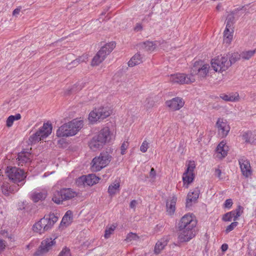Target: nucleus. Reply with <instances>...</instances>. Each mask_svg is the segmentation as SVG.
<instances>
[{
  "label": "nucleus",
  "instance_id": "obj_21",
  "mask_svg": "<svg viewBox=\"0 0 256 256\" xmlns=\"http://www.w3.org/2000/svg\"><path fill=\"white\" fill-rule=\"evenodd\" d=\"M20 187L16 184L10 185L8 183L4 182L2 186V192L5 196H8L10 194L17 192Z\"/></svg>",
  "mask_w": 256,
  "mask_h": 256
},
{
  "label": "nucleus",
  "instance_id": "obj_45",
  "mask_svg": "<svg viewBox=\"0 0 256 256\" xmlns=\"http://www.w3.org/2000/svg\"><path fill=\"white\" fill-rule=\"evenodd\" d=\"M195 167L196 166L194 162H190L187 168L184 172L185 174H186L187 173H190L191 174H194L193 172Z\"/></svg>",
  "mask_w": 256,
  "mask_h": 256
},
{
  "label": "nucleus",
  "instance_id": "obj_6",
  "mask_svg": "<svg viewBox=\"0 0 256 256\" xmlns=\"http://www.w3.org/2000/svg\"><path fill=\"white\" fill-rule=\"evenodd\" d=\"M112 110L108 106H100L96 108L89 114L88 120L92 124H94L98 121L100 122L109 116Z\"/></svg>",
  "mask_w": 256,
  "mask_h": 256
},
{
  "label": "nucleus",
  "instance_id": "obj_18",
  "mask_svg": "<svg viewBox=\"0 0 256 256\" xmlns=\"http://www.w3.org/2000/svg\"><path fill=\"white\" fill-rule=\"evenodd\" d=\"M216 126L218 128V134L222 137L226 136L230 130L229 126L225 122H223L222 120L218 118Z\"/></svg>",
  "mask_w": 256,
  "mask_h": 256
},
{
  "label": "nucleus",
  "instance_id": "obj_32",
  "mask_svg": "<svg viewBox=\"0 0 256 256\" xmlns=\"http://www.w3.org/2000/svg\"><path fill=\"white\" fill-rule=\"evenodd\" d=\"M256 52V50L242 52L240 54L241 58L244 60H248Z\"/></svg>",
  "mask_w": 256,
  "mask_h": 256
},
{
  "label": "nucleus",
  "instance_id": "obj_25",
  "mask_svg": "<svg viewBox=\"0 0 256 256\" xmlns=\"http://www.w3.org/2000/svg\"><path fill=\"white\" fill-rule=\"evenodd\" d=\"M226 56L228 57V60L230 66L241 58L240 54L238 52H234L233 53L228 52L226 54Z\"/></svg>",
  "mask_w": 256,
  "mask_h": 256
},
{
  "label": "nucleus",
  "instance_id": "obj_64",
  "mask_svg": "<svg viewBox=\"0 0 256 256\" xmlns=\"http://www.w3.org/2000/svg\"><path fill=\"white\" fill-rule=\"evenodd\" d=\"M78 60H76V59L72 60L71 62V64L73 66H76L78 64Z\"/></svg>",
  "mask_w": 256,
  "mask_h": 256
},
{
  "label": "nucleus",
  "instance_id": "obj_62",
  "mask_svg": "<svg viewBox=\"0 0 256 256\" xmlns=\"http://www.w3.org/2000/svg\"><path fill=\"white\" fill-rule=\"evenodd\" d=\"M134 30L136 31L140 30H142V26L140 24H138L135 27Z\"/></svg>",
  "mask_w": 256,
  "mask_h": 256
},
{
  "label": "nucleus",
  "instance_id": "obj_57",
  "mask_svg": "<svg viewBox=\"0 0 256 256\" xmlns=\"http://www.w3.org/2000/svg\"><path fill=\"white\" fill-rule=\"evenodd\" d=\"M137 204V202L136 200H132L130 202V206L132 208H134L136 207Z\"/></svg>",
  "mask_w": 256,
  "mask_h": 256
},
{
  "label": "nucleus",
  "instance_id": "obj_61",
  "mask_svg": "<svg viewBox=\"0 0 256 256\" xmlns=\"http://www.w3.org/2000/svg\"><path fill=\"white\" fill-rule=\"evenodd\" d=\"M221 170L220 169H216L215 170V174L218 178H220L221 175Z\"/></svg>",
  "mask_w": 256,
  "mask_h": 256
},
{
  "label": "nucleus",
  "instance_id": "obj_39",
  "mask_svg": "<svg viewBox=\"0 0 256 256\" xmlns=\"http://www.w3.org/2000/svg\"><path fill=\"white\" fill-rule=\"evenodd\" d=\"M232 211L234 212V215H235L234 218V220L236 221L238 220V218L240 217L242 214L243 212L244 208L242 206L238 205L236 210Z\"/></svg>",
  "mask_w": 256,
  "mask_h": 256
},
{
  "label": "nucleus",
  "instance_id": "obj_58",
  "mask_svg": "<svg viewBox=\"0 0 256 256\" xmlns=\"http://www.w3.org/2000/svg\"><path fill=\"white\" fill-rule=\"evenodd\" d=\"M14 120H18L21 118V115L20 114H17L15 116L11 115Z\"/></svg>",
  "mask_w": 256,
  "mask_h": 256
},
{
  "label": "nucleus",
  "instance_id": "obj_41",
  "mask_svg": "<svg viewBox=\"0 0 256 256\" xmlns=\"http://www.w3.org/2000/svg\"><path fill=\"white\" fill-rule=\"evenodd\" d=\"M234 212L231 211L223 215L222 220L224 222H230L232 218H234Z\"/></svg>",
  "mask_w": 256,
  "mask_h": 256
},
{
  "label": "nucleus",
  "instance_id": "obj_40",
  "mask_svg": "<svg viewBox=\"0 0 256 256\" xmlns=\"http://www.w3.org/2000/svg\"><path fill=\"white\" fill-rule=\"evenodd\" d=\"M86 176H82L78 178L76 180V183L78 186H87L86 184Z\"/></svg>",
  "mask_w": 256,
  "mask_h": 256
},
{
  "label": "nucleus",
  "instance_id": "obj_43",
  "mask_svg": "<svg viewBox=\"0 0 256 256\" xmlns=\"http://www.w3.org/2000/svg\"><path fill=\"white\" fill-rule=\"evenodd\" d=\"M139 239V236L135 233L130 232L128 234L126 240L127 242H130L132 240H138Z\"/></svg>",
  "mask_w": 256,
  "mask_h": 256
},
{
  "label": "nucleus",
  "instance_id": "obj_59",
  "mask_svg": "<svg viewBox=\"0 0 256 256\" xmlns=\"http://www.w3.org/2000/svg\"><path fill=\"white\" fill-rule=\"evenodd\" d=\"M20 8H18L16 9H14L12 12L13 16H15L16 14H18L20 13Z\"/></svg>",
  "mask_w": 256,
  "mask_h": 256
},
{
  "label": "nucleus",
  "instance_id": "obj_27",
  "mask_svg": "<svg viewBox=\"0 0 256 256\" xmlns=\"http://www.w3.org/2000/svg\"><path fill=\"white\" fill-rule=\"evenodd\" d=\"M228 146H226V143L222 141L218 146L216 148V152L220 154L223 158L227 155Z\"/></svg>",
  "mask_w": 256,
  "mask_h": 256
},
{
  "label": "nucleus",
  "instance_id": "obj_48",
  "mask_svg": "<svg viewBox=\"0 0 256 256\" xmlns=\"http://www.w3.org/2000/svg\"><path fill=\"white\" fill-rule=\"evenodd\" d=\"M234 23L232 22H230L229 21H226V28L225 30L226 32H229L230 30H231V32H234Z\"/></svg>",
  "mask_w": 256,
  "mask_h": 256
},
{
  "label": "nucleus",
  "instance_id": "obj_37",
  "mask_svg": "<svg viewBox=\"0 0 256 256\" xmlns=\"http://www.w3.org/2000/svg\"><path fill=\"white\" fill-rule=\"evenodd\" d=\"M83 86L82 84H76L72 86V87L66 91V93L67 94H70L74 92H76L82 89Z\"/></svg>",
  "mask_w": 256,
  "mask_h": 256
},
{
  "label": "nucleus",
  "instance_id": "obj_34",
  "mask_svg": "<svg viewBox=\"0 0 256 256\" xmlns=\"http://www.w3.org/2000/svg\"><path fill=\"white\" fill-rule=\"evenodd\" d=\"M120 184L119 182L114 183L108 186V192L110 196H113L116 194V190H118Z\"/></svg>",
  "mask_w": 256,
  "mask_h": 256
},
{
  "label": "nucleus",
  "instance_id": "obj_63",
  "mask_svg": "<svg viewBox=\"0 0 256 256\" xmlns=\"http://www.w3.org/2000/svg\"><path fill=\"white\" fill-rule=\"evenodd\" d=\"M18 210H22L25 208L24 203L19 204L18 206Z\"/></svg>",
  "mask_w": 256,
  "mask_h": 256
},
{
  "label": "nucleus",
  "instance_id": "obj_49",
  "mask_svg": "<svg viewBox=\"0 0 256 256\" xmlns=\"http://www.w3.org/2000/svg\"><path fill=\"white\" fill-rule=\"evenodd\" d=\"M236 14V10H234L230 14H229L226 19V21H229L235 22L234 15Z\"/></svg>",
  "mask_w": 256,
  "mask_h": 256
},
{
  "label": "nucleus",
  "instance_id": "obj_28",
  "mask_svg": "<svg viewBox=\"0 0 256 256\" xmlns=\"http://www.w3.org/2000/svg\"><path fill=\"white\" fill-rule=\"evenodd\" d=\"M86 184L87 186H93L98 182L100 178L94 174H90L86 176Z\"/></svg>",
  "mask_w": 256,
  "mask_h": 256
},
{
  "label": "nucleus",
  "instance_id": "obj_38",
  "mask_svg": "<svg viewBox=\"0 0 256 256\" xmlns=\"http://www.w3.org/2000/svg\"><path fill=\"white\" fill-rule=\"evenodd\" d=\"M155 104L154 98L149 97L146 98L145 101V106L147 110L152 108Z\"/></svg>",
  "mask_w": 256,
  "mask_h": 256
},
{
  "label": "nucleus",
  "instance_id": "obj_31",
  "mask_svg": "<svg viewBox=\"0 0 256 256\" xmlns=\"http://www.w3.org/2000/svg\"><path fill=\"white\" fill-rule=\"evenodd\" d=\"M142 46L147 51H152L156 48V44L151 41H146L142 44Z\"/></svg>",
  "mask_w": 256,
  "mask_h": 256
},
{
  "label": "nucleus",
  "instance_id": "obj_51",
  "mask_svg": "<svg viewBox=\"0 0 256 256\" xmlns=\"http://www.w3.org/2000/svg\"><path fill=\"white\" fill-rule=\"evenodd\" d=\"M232 204L233 202L232 199H227L224 204V207L225 208H231Z\"/></svg>",
  "mask_w": 256,
  "mask_h": 256
},
{
  "label": "nucleus",
  "instance_id": "obj_3",
  "mask_svg": "<svg viewBox=\"0 0 256 256\" xmlns=\"http://www.w3.org/2000/svg\"><path fill=\"white\" fill-rule=\"evenodd\" d=\"M58 217L54 213H50L48 216H45L32 226L34 232L40 234H44L52 228L54 224L58 221Z\"/></svg>",
  "mask_w": 256,
  "mask_h": 256
},
{
  "label": "nucleus",
  "instance_id": "obj_55",
  "mask_svg": "<svg viewBox=\"0 0 256 256\" xmlns=\"http://www.w3.org/2000/svg\"><path fill=\"white\" fill-rule=\"evenodd\" d=\"M228 249V245L226 244H224L221 246V250L222 252H224Z\"/></svg>",
  "mask_w": 256,
  "mask_h": 256
},
{
  "label": "nucleus",
  "instance_id": "obj_53",
  "mask_svg": "<svg viewBox=\"0 0 256 256\" xmlns=\"http://www.w3.org/2000/svg\"><path fill=\"white\" fill-rule=\"evenodd\" d=\"M14 122V120L12 119V116H9L6 120V126L8 127L12 126Z\"/></svg>",
  "mask_w": 256,
  "mask_h": 256
},
{
  "label": "nucleus",
  "instance_id": "obj_12",
  "mask_svg": "<svg viewBox=\"0 0 256 256\" xmlns=\"http://www.w3.org/2000/svg\"><path fill=\"white\" fill-rule=\"evenodd\" d=\"M56 237L52 239V238H47L43 240L38 250L34 254L33 256H42L44 254L47 253L52 248V246L56 244L55 239Z\"/></svg>",
  "mask_w": 256,
  "mask_h": 256
},
{
  "label": "nucleus",
  "instance_id": "obj_42",
  "mask_svg": "<svg viewBox=\"0 0 256 256\" xmlns=\"http://www.w3.org/2000/svg\"><path fill=\"white\" fill-rule=\"evenodd\" d=\"M104 59L102 58L98 53L93 58L92 62V66H97L101 63Z\"/></svg>",
  "mask_w": 256,
  "mask_h": 256
},
{
  "label": "nucleus",
  "instance_id": "obj_50",
  "mask_svg": "<svg viewBox=\"0 0 256 256\" xmlns=\"http://www.w3.org/2000/svg\"><path fill=\"white\" fill-rule=\"evenodd\" d=\"M128 146V142L127 141L124 142L122 144L121 147H120V150H121L120 154L122 155H124V154H125L126 150L127 149Z\"/></svg>",
  "mask_w": 256,
  "mask_h": 256
},
{
  "label": "nucleus",
  "instance_id": "obj_29",
  "mask_svg": "<svg viewBox=\"0 0 256 256\" xmlns=\"http://www.w3.org/2000/svg\"><path fill=\"white\" fill-rule=\"evenodd\" d=\"M220 98L226 102H236L238 101L239 99L238 94H237L236 96H235L233 94H223L220 95Z\"/></svg>",
  "mask_w": 256,
  "mask_h": 256
},
{
  "label": "nucleus",
  "instance_id": "obj_11",
  "mask_svg": "<svg viewBox=\"0 0 256 256\" xmlns=\"http://www.w3.org/2000/svg\"><path fill=\"white\" fill-rule=\"evenodd\" d=\"M196 224V220L194 218L193 214H188L181 218L178 224V230L194 228Z\"/></svg>",
  "mask_w": 256,
  "mask_h": 256
},
{
  "label": "nucleus",
  "instance_id": "obj_22",
  "mask_svg": "<svg viewBox=\"0 0 256 256\" xmlns=\"http://www.w3.org/2000/svg\"><path fill=\"white\" fill-rule=\"evenodd\" d=\"M72 212L71 210H68L63 216L59 226V228L63 230L64 227L68 226L72 222Z\"/></svg>",
  "mask_w": 256,
  "mask_h": 256
},
{
  "label": "nucleus",
  "instance_id": "obj_36",
  "mask_svg": "<svg viewBox=\"0 0 256 256\" xmlns=\"http://www.w3.org/2000/svg\"><path fill=\"white\" fill-rule=\"evenodd\" d=\"M234 32H231V30L226 32L225 30L224 32V40L226 44H230L233 38Z\"/></svg>",
  "mask_w": 256,
  "mask_h": 256
},
{
  "label": "nucleus",
  "instance_id": "obj_44",
  "mask_svg": "<svg viewBox=\"0 0 256 256\" xmlns=\"http://www.w3.org/2000/svg\"><path fill=\"white\" fill-rule=\"evenodd\" d=\"M116 228V226L112 225L110 228H106L105 230V234L104 236L106 238H108L110 237V234L114 232Z\"/></svg>",
  "mask_w": 256,
  "mask_h": 256
},
{
  "label": "nucleus",
  "instance_id": "obj_13",
  "mask_svg": "<svg viewBox=\"0 0 256 256\" xmlns=\"http://www.w3.org/2000/svg\"><path fill=\"white\" fill-rule=\"evenodd\" d=\"M170 81L173 83L179 84H189L195 81V78L190 74H172L170 78Z\"/></svg>",
  "mask_w": 256,
  "mask_h": 256
},
{
  "label": "nucleus",
  "instance_id": "obj_8",
  "mask_svg": "<svg viewBox=\"0 0 256 256\" xmlns=\"http://www.w3.org/2000/svg\"><path fill=\"white\" fill-rule=\"evenodd\" d=\"M52 125L48 122L44 123L43 126L36 132L30 136L29 140L33 143L38 142L47 138L52 132Z\"/></svg>",
  "mask_w": 256,
  "mask_h": 256
},
{
  "label": "nucleus",
  "instance_id": "obj_20",
  "mask_svg": "<svg viewBox=\"0 0 256 256\" xmlns=\"http://www.w3.org/2000/svg\"><path fill=\"white\" fill-rule=\"evenodd\" d=\"M30 152H28L22 151L17 154V162L18 165L22 166L24 164L30 162Z\"/></svg>",
  "mask_w": 256,
  "mask_h": 256
},
{
  "label": "nucleus",
  "instance_id": "obj_17",
  "mask_svg": "<svg viewBox=\"0 0 256 256\" xmlns=\"http://www.w3.org/2000/svg\"><path fill=\"white\" fill-rule=\"evenodd\" d=\"M200 194V190L198 187L195 188L193 192H188L186 200V208H190L192 206V202H196L197 200L199 197Z\"/></svg>",
  "mask_w": 256,
  "mask_h": 256
},
{
  "label": "nucleus",
  "instance_id": "obj_46",
  "mask_svg": "<svg viewBox=\"0 0 256 256\" xmlns=\"http://www.w3.org/2000/svg\"><path fill=\"white\" fill-rule=\"evenodd\" d=\"M238 224V222L236 221L231 223L226 228V229L225 230L226 233L228 234V232L232 230L234 228L237 226Z\"/></svg>",
  "mask_w": 256,
  "mask_h": 256
},
{
  "label": "nucleus",
  "instance_id": "obj_52",
  "mask_svg": "<svg viewBox=\"0 0 256 256\" xmlns=\"http://www.w3.org/2000/svg\"><path fill=\"white\" fill-rule=\"evenodd\" d=\"M148 148V143L146 141H144L140 146V150L142 152H146Z\"/></svg>",
  "mask_w": 256,
  "mask_h": 256
},
{
  "label": "nucleus",
  "instance_id": "obj_60",
  "mask_svg": "<svg viewBox=\"0 0 256 256\" xmlns=\"http://www.w3.org/2000/svg\"><path fill=\"white\" fill-rule=\"evenodd\" d=\"M156 170L154 168H152L150 172V176L152 177H154L156 176Z\"/></svg>",
  "mask_w": 256,
  "mask_h": 256
},
{
  "label": "nucleus",
  "instance_id": "obj_2",
  "mask_svg": "<svg viewBox=\"0 0 256 256\" xmlns=\"http://www.w3.org/2000/svg\"><path fill=\"white\" fill-rule=\"evenodd\" d=\"M82 126L83 122L82 120H73L60 126L56 131V135L58 137H68L74 136L81 129Z\"/></svg>",
  "mask_w": 256,
  "mask_h": 256
},
{
  "label": "nucleus",
  "instance_id": "obj_47",
  "mask_svg": "<svg viewBox=\"0 0 256 256\" xmlns=\"http://www.w3.org/2000/svg\"><path fill=\"white\" fill-rule=\"evenodd\" d=\"M58 256H71L70 250L68 248L65 247L60 252Z\"/></svg>",
  "mask_w": 256,
  "mask_h": 256
},
{
  "label": "nucleus",
  "instance_id": "obj_26",
  "mask_svg": "<svg viewBox=\"0 0 256 256\" xmlns=\"http://www.w3.org/2000/svg\"><path fill=\"white\" fill-rule=\"evenodd\" d=\"M142 57L139 53L135 54L128 62V66L132 67L142 62Z\"/></svg>",
  "mask_w": 256,
  "mask_h": 256
},
{
  "label": "nucleus",
  "instance_id": "obj_35",
  "mask_svg": "<svg viewBox=\"0 0 256 256\" xmlns=\"http://www.w3.org/2000/svg\"><path fill=\"white\" fill-rule=\"evenodd\" d=\"M194 178V174L187 173L185 174V172L183 174L182 180L184 184H189L192 182Z\"/></svg>",
  "mask_w": 256,
  "mask_h": 256
},
{
  "label": "nucleus",
  "instance_id": "obj_9",
  "mask_svg": "<svg viewBox=\"0 0 256 256\" xmlns=\"http://www.w3.org/2000/svg\"><path fill=\"white\" fill-rule=\"evenodd\" d=\"M209 68V65L204 64V61H196L191 68L190 74L193 78L196 75H198L201 78H205L208 72Z\"/></svg>",
  "mask_w": 256,
  "mask_h": 256
},
{
  "label": "nucleus",
  "instance_id": "obj_56",
  "mask_svg": "<svg viewBox=\"0 0 256 256\" xmlns=\"http://www.w3.org/2000/svg\"><path fill=\"white\" fill-rule=\"evenodd\" d=\"M86 58H87L86 56H82L76 58V60H78V63L80 64V62H85Z\"/></svg>",
  "mask_w": 256,
  "mask_h": 256
},
{
  "label": "nucleus",
  "instance_id": "obj_1",
  "mask_svg": "<svg viewBox=\"0 0 256 256\" xmlns=\"http://www.w3.org/2000/svg\"><path fill=\"white\" fill-rule=\"evenodd\" d=\"M111 138V134L108 127L102 129L98 134L93 136L88 143L90 148L94 151L102 148L109 142Z\"/></svg>",
  "mask_w": 256,
  "mask_h": 256
},
{
  "label": "nucleus",
  "instance_id": "obj_4",
  "mask_svg": "<svg viewBox=\"0 0 256 256\" xmlns=\"http://www.w3.org/2000/svg\"><path fill=\"white\" fill-rule=\"evenodd\" d=\"M6 173L10 181L18 186L20 187L25 184L27 174L24 170L8 166L6 168Z\"/></svg>",
  "mask_w": 256,
  "mask_h": 256
},
{
  "label": "nucleus",
  "instance_id": "obj_33",
  "mask_svg": "<svg viewBox=\"0 0 256 256\" xmlns=\"http://www.w3.org/2000/svg\"><path fill=\"white\" fill-rule=\"evenodd\" d=\"M253 134L250 131L244 132L242 134V139L245 140V142L247 143H254V138L252 137Z\"/></svg>",
  "mask_w": 256,
  "mask_h": 256
},
{
  "label": "nucleus",
  "instance_id": "obj_10",
  "mask_svg": "<svg viewBox=\"0 0 256 256\" xmlns=\"http://www.w3.org/2000/svg\"><path fill=\"white\" fill-rule=\"evenodd\" d=\"M211 65L214 71L218 72L225 71L230 67L226 54L224 56H218L214 59H212Z\"/></svg>",
  "mask_w": 256,
  "mask_h": 256
},
{
  "label": "nucleus",
  "instance_id": "obj_30",
  "mask_svg": "<svg viewBox=\"0 0 256 256\" xmlns=\"http://www.w3.org/2000/svg\"><path fill=\"white\" fill-rule=\"evenodd\" d=\"M167 244L166 241H158L154 246V252L156 254H160L162 250L165 246Z\"/></svg>",
  "mask_w": 256,
  "mask_h": 256
},
{
  "label": "nucleus",
  "instance_id": "obj_5",
  "mask_svg": "<svg viewBox=\"0 0 256 256\" xmlns=\"http://www.w3.org/2000/svg\"><path fill=\"white\" fill-rule=\"evenodd\" d=\"M112 160V156L107 150L100 152V156L93 158L92 168L96 171H100L108 166Z\"/></svg>",
  "mask_w": 256,
  "mask_h": 256
},
{
  "label": "nucleus",
  "instance_id": "obj_54",
  "mask_svg": "<svg viewBox=\"0 0 256 256\" xmlns=\"http://www.w3.org/2000/svg\"><path fill=\"white\" fill-rule=\"evenodd\" d=\"M5 246L4 241L0 239V252L4 250Z\"/></svg>",
  "mask_w": 256,
  "mask_h": 256
},
{
  "label": "nucleus",
  "instance_id": "obj_24",
  "mask_svg": "<svg viewBox=\"0 0 256 256\" xmlns=\"http://www.w3.org/2000/svg\"><path fill=\"white\" fill-rule=\"evenodd\" d=\"M176 200L177 198L175 196H174L171 198L170 202H166V211L170 216L174 214L175 212Z\"/></svg>",
  "mask_w": 256,
  "mask_h": 256
},
{
  "label": "nucleus",
  "instance_id": "obj_23",
  "mask_svg": "<svg viewBox=\"0 0 256 256\" xmlns=\"http://www.w3.org/2000/svg\"><path fill=\"white\" fill-rule=\"evenodd\" d=\"M47 192L43 190L42 192H33L30 196V198L34 202H38L46 199L47 196Z\"/></svg>",
  "mask_w": 256,
  "mask_h": 256
},
{
  "label": "nucleus",
  "instance_id": "obj_16",
  "mask_svg": "<svg viewBox=\"0 0 256 256\" xmlns=\"http://www.w3.org/2000/svg\"><path fill=\"white\" fill-rule=\"evenodd\" d=\"M166 106L172 110H179L184 104L182 98L176 97L166 102Z\"/></svg>",
  "mask_w": 256,
  "mask_h": 256
},
{
  "label": "nucleus",
  "instance_id": "obj_15",
  "mask_svg": "<svg viewBox=\"0 0 256 256\" xmlns=\"http://www.w3.org/2000/svg\"><path fill=\"white\" fill-rule=\"evenodd\" d=\"M238 162L242 174L246 177L249 176L252 174L250 162L244 156H242L238 160Z\"/></svg>",
  "mask_w": 256,
  "mask_h": 256
},
{
  "label": "nucleus",
  "instance_id": "obj_7",
  "mask_svg": "<svg viewBox=\"0 0 256 256\" xmlns=\"http://www.w3.org/2000/svg\"><path fill=\"white\" fill-rule=\"evenodd\" d=\"M76 196V192L71 188H62L54 192L52 200L54 203L60 204L63 201L71 200Z\"/></svg>",
  "mask_w": 256,
  "mask_h": 256
},
{
  "label": "nucleus",
  "instance_id": "obj_19",
  "mask_svg": "<svg viewBox=\"0 0 256 256\" xmlns=\"http://www.w3.org/2000/svg\"><path fill=\"white\" fill-rule=\"evenodd\" d=\"M115 46L116 42H112L105 44L97 53L104 59L106 56L112 52Z\"/></svg>",
  "mask_w": 256,
  "mask_h": 256
},
{
  "label": "nucleus",
  "instance_id": "obj_14",
  "mask_svg": "<svg viewBox=\"0 0 256 256\" xmlns=\"http://www.w3.org/2000/svg\"><path fill=\"white\" fill-rule=\"evenodd\" d=\"M180 232L178 233V240L180 242H189L196 236L194 228L184 229L178 230Z\"/></svg>",
  "mask_w": 256,
  "mask_h": 256
}]
</instances>
